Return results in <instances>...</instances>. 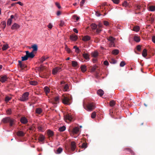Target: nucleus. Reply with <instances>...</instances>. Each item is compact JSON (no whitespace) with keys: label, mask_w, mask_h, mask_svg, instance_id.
I'll list each match as a JSON object with an SVG mask.
<instances>
[{"label":"nucleus","mask_w":155,"mask_h":155,"mask_svg":"<svg viewBox=\"0 0 155 155\" xmlns=\"http://www.w3.org/2000/svg\"><path fill=\"white\" fill-rule=\"evenodd\" d=\"M61 98L62 102L63 104L67 105L70 104V101L71 99L69 98V96H68L65 94H63Z\"/></svg>","instance_id":"1"},{"label":"nucleus","mask_w":155,"mask_h":155,"mask_svg":"<svg viewBox=\"0 0 155 155\" xmlns=\"http://www.w3.org/2000/svg\"><path fill=\"white\" fill-rule=\"evenodd\" d=\"M29 93L28 92H25L22 95V96L20 97L19 100L22 101H25L28 100Z\"/></svg>","instance_id":"2"},{"label":"nucleus","mask_w":155,"mask_h":155,"mask_svg":"<svg viewBox=\"0 0 155 155\" xmlns=\"http://www.w3.org/2000/svg\"><path fill=\"white\" fill-rule=\"evenodd\" d=\"M60 85L63 88V91H68L69 87L67 84H65V82L64 81H61L60 82Z\"/></svg>","instance_id":"3"},{"label":"nucleus","mask_w":155,"mask_h":155,"mask_svg":"<svg viewBox=\"0 0 155 155\" xmlns=\"http://www.w3.org/2000/svg\"><path fill=\"white\" fill-rule=\"evenodd\" d=\"M95 108V107L93 103L88 104L86 106V109L89 111H92Z\"/></svg>","instance_id":"4"},{"label":"nucleus","mask_w":155,"mask_h":155,"mask_svg":"<svg viewBox=\"0 0 155 155\" xmlns=\"http://www.w3.org/2000/svg\"><path fill=\"white\" fill-rule=\"evenodd\" d=\"M47 134L48 137L49 139V140L52 138L54 136V132L53 131L50 130H48L47 131Z\"/></svg>","instance_id":"5"},{"label":"nucleus","mask_w":155,"mask_h":155,"mask_svg":"<svg viewBox=\"0 0 155 155\" xmlns=\"http://www.w3.org/2000/svg\"><path fill=\"white\" fill-rule=\"evenodd\" d=\"M64 119H65L66 122H67L68 121L69 122H70L72 121V117L71 115L68 114L65 116Z\"/></svg>","instance_id":"6"},{"label":"nucleus","mask_w":155,"mask_h":155,"mask_svg":"<svg viewBox=\"0 0 155 155\" xmlns=\"http://www.w3.org/2000/svg\"><path fill=\"white\" fill-rule=\"evenodd\" d=\"M18 65L21 69H23L25 68L26 67L27 65L24 63H22L21 61L18 60Z\"/></svg>","instance_id":"7"},{"label":"nucleus","mask_w":155,"mask_h":155,"mask_svg":"<svg viewBox=\"0 0 155 155\" xmlns=\"http://www.w3.org/2000/svg\"><path fill=\"white\" fill-rule=\"evenodd\" d=\"M25 52L28 58H33L35 56L33 51L29 53L28 51H26Z\"/></svg>","instance_id":"8"},{"label":"nucleus","mask_w":155,"mask_h":155,"mask_svg":"<svg viewBox=\"0 0 155 155\" xmlns=\"http://www.w3.org/2000/svg\"><path fill=\"white\" fill-rule=\"evenodd\" d=\"M80 130V128L79 127H74L73 129L72 130L71 132L73 134H78Z\"/></svg>","instance_id":"9"},{"label":"nucleus","mask_w":155,"mask_h":155,"mask_svg":"<svg viewBox=\"0 0 155 155\" xmlns=\"http://www.w3.org/2000/svg\"><path fill=\"white\" fill-rule=\"evenodd\" d=\"M8 78L6 75L0 76V81L2 83H4L8 79Z\"/></svg>","instance_id":"10"},{"label":"nucleus","mask_w":155,"mask_h":155,"mask_svg":"<svg viewBox=\"0 0 155 155\" xmlns=\"http://www.w3.org/2000/svg\"><path fill=\"white\" fill-rule=\"evenodd\" d=\"M71 150L72 151H74L75 150L76 145V143L74 141H72L71 142Z\"/></svg>","instance_id":"11"},{"label":"nucleus","mask_w":155,"mask_h":155,"mask_svg":"<svg viewBox=\"0 0 155 155\" xmlns=\"http://www.w3.org/2000/svg\"><path fill=\"white\" fill-rule=\"evenodd\" d=\"M20 27V26L18 24L15 23L12 25L11 28L12 30H16L19 28Z\"/></svg>","instance_id":"12"},{"label":"nucleus","mask_w":155,"mask_h":155,"mask_svg":"<svg viewBox=\"0 0 155 155\" xmlns=\"http://www.w3.org/2000/svg\"><path fill=\"white\" fill-rule=\"evenodd\" d=\"M21 122L23 124H26L28 122L27 119L25 117H22L20 119Z\"/></svg>","instance_id":"13"},{"label":"nucleus","mask_w":155,"mask_h":155,"mask_svg":"<svg viewBox=\"0 0 155 155\" xmlns=\"http://www.w3.org/2000/svg\"><path fill=\"white\" fill-rule=\"evenodd\" d=\"M70 38L71 40L72 41H75L77 40L78 38V37L76 35H72L70 36Z\"/></svg>","instance_id":"14"},{"label":"nucleus","mask_w":155,"mask_h":155,"mask_svg":"<svg viewBox=\"0 0 155 155\" xmlns=\"http://www.w3.org/2000/svg\"><path fill=\"white\" fill-rule=\"evenodd\" d=\"M115 112L113 110V109L111 108L109 110V114L112 117L115 118Z\"/></svg>","instance_id":"15"},{"label":"nucleus","mask_w":155,"mask_h":155,"mask_svg":"<svg viewBox=\"0 0 155 155\" xmlns=\"http://www.w3.org/2000/svg\"><path fill=\"white\" fill-rule=\"evenodd\" d=\"M11 118L9 117H6L3 118L2 120V121L4 123H6L9 122Z\"/></svg>","instance_id":"16"},{"label":"nucleus","mask_w":155,"mask_h":155,"mask_svg":"<svg viewBox=\"0 0 155 155\" xmlns=\"http://www.w3.org/2000/svg\"><path fill=\"white\" fill-rule=\"evenodd\" d=\"M91 39V37L88 35L85 36L83 37L82 40L84 41H87L90 40Z\"/></svg>","instance_id":"17"},{"label":"nucleus","mask_w":155,"mask_h":155,"mask_svg":"<svg viewBox=\"0 0 155 155\" xmlns=\"http://www.w3.org/2000/svg\"><path fill=\"white\" fill-rule=\"evenodd\" d=\"M17 135L19 137H23L25 135V133L21 131H19L17 132Z\"/></svg>","instance_id":"18"},{"label":"nucleus","mask_w":155,"mask_h":155,"mask_svg":"<svg viewBox=\"0 0 155 155\" xmlns=\"http://www.w3.org/2000/svg\"><path fill=\"white\" fill-rule=\"evenodd\" d=\"M9 48V47L8 46V45L7 44H5L3 45L2 49L3 51H5L6 50Z\"/></svg>","instance_id":"19"},{"label":"nucleus","mask_w":155,"mask_h":155,"mask_svg":"<svg viewBox=\"0 0 155 155\" xmlns=\"http://www.w3.org/2000/svg\"><path fill=\"white\" fill-rule=\"evenodd\" d=\"M98 67L96 65H94L92 67H91V72H94L96 70H98V69H97Z\"/></svg>","instance_id":"20"},{"label":"nucleus","mask_w":155,"mask_h":155,"mask_svg":"<svg viewBox=\"0 0 155 155\" xmlns=\"http://www.w3.org/2000/svg\"><path fill=\"white\" fill-rule=\"evenodd\" d=\"M91 56L92 57L94 58H96L98 56V53L97 51H94L91 53Z\"/></svg>","instance_id":"21"},{"label":"nucleus","mask_w":155,"mask_h":155,"mask_svg":"<svg viewBox=\"0 0 155 155\" xmlns=\"http://www.w3.org/2000/svg\"><path fill=\"white\" fill-rule=\"evenodd\" d=\"M83 57L86 60H89V56L87 53H84L83 54Z\"/></svg>","instance_id":"22"},{"label":"nucleus","mask_w":155,"mask_h":155,"mask_svg":"<svg viewBox=\"0 0 155 155\" xmlns=\"http://www.w3.org/2000/svg\"><path fill=\"white\" fill-rule=\"evenodd\" d=\"M58 101V96L56 97L54 99V101L53 102L54 106L56 107L57 106V104Z\"/></svg>","instance_id":"23"},{"label":"nucleus","mask_w":155,"mask_h":155,"mask_svg":"<svg viewBox=\"0 0 155 155\" xmlns=\"http://www.w3.org/2000/svg\"><path fill=\"white\" fill-rule=\"evenodd\" d=\"M97 94L101 97L104 94V91L101 89H99L97 91Z\"/></svg>","instance_id":"24"},{"label":"nucleus","mask_w":155,"mask_h":155,"mask_svg":"<svg viewBox=\"0 0 155 155\" xmlns=\"http://www.w3.org/2000/svg\"><path fill=\"white\" fill-rule=\"evenodd\" d=\"M42 110L40 108H37L35 110V112L38 114H40L42 112Z\"/></svg>","instance_id":"25"},{"label":"nucleus","mask_w":155,"mask_h":155,"mask_svg":"<svg viewBox=\"0 0 155 155\" xmlns=\"http://www.w3.org/2000/svg\"><path fill=\"white\" fill-rule=\"evenodd\" d=\"M80 68L82 72H85L87 70L86 66L84 65H81Z\"/></svg>","instance_id":"26"},{"label":"nucleus","mask_w":155,"mask_h":155,"mask_svg":"<svg viewBox=\"0 0 155 155\" xmlns=\"http://www.w3.org/2000/svg\"><path fill=\"white\" fill-rule=\"evenodd\" d=\"M31 48H33V52L34 51H36L38 50V46L36 44H34L33 45Z\"/></svg>","instance_id":"27"},{"label":"nucleus","mask_w":155,"mask_h":155,"mask_svg":"<svg viewBox=\"0 0 155 155\" xmlns=\"http://www.w3.org/2000/svg\"><path fill=\"white\" fill-rule=\"evenodd\" d=\"M65 129L66 127L64 126L59 127V131L61 132L65 130Z\"/></svg>","instance_id":"28"},{"label":"nucleus","mask_w":155,"mask_h":155,"mask_svg":"<svg viewBox=\"0 0 155 155\" xmlns=\"http://www.w3.org/2000/svg\"><path fill=\"white\" fill-rule=\"evenodd\" d=\"M142 55L144 57H146L147 55V50L146 49H144L143 50L142 53Z\"/></svg>","instance_id":"29"},{"label":"nucleus","mask_w":155,"mask_h":155,"mask_svg":"<svg viewBox=\"0 0 155 155\" xmlns=\"http://www.w3.org/2000/svg\"><path fill=\"white\" fill-rule=\"evenodd\" d=\"M45 139V137L43 135H40L39 138H38V140H39V141L43 142L44 141Z\"/></svg>","instance_id":"30"},{"label":"nucleus","mask_w":155,"mask_h":155,"mask_svg":"<svg viewBox=\"0 0 155 155\" xmlns=\"http://www.w3.org/2000/svg\"><path fill=\"white\" fill-rule=\"evenodd\" d=\"M15 121V119L11 118L10 120L9 121V123H10V126H12L14 124Z\"/></svg>","instance_id":"31"},{"label":"nucleus","mask_w":155,"mask_h":155,"mask_svg":"<svg viewBox=\"0 0 155 155\" xmlns=\"http://www.w3.org/2000/svg\"><path fill=\"white\" fill-rule=\"evenodd\" d=\"M115 101L114 100H112L110 101L109 105L111 107H112L115 105Z\"/></svg>","instance_id":"32"},{"label":"nucleus","mask_w":155,"mask_h":155,"mask_svg":"<svg viewBox=\"0 0 155 155\" xmlns=\"http://www.w3.org/2000/svg\"><path fill=\"white\" fill-rule=\"evenodd\" d=\"M91 27L93 30L96 29L97 27V25L94 23H93L91 25ZM94 31V30H93Z\"/></svg>","instance_id":"33"},{"label":"nucleus","mask_w":155,"mask_h":155,"mask_svg":"<svg viewBox=\"0 0 155 155\" xmlns=\"http://www.w3.org/2000/svg\"><path fill=\"white\" fill-rule=\"evenodd\" d=\"M134 40L136 42H139L140 41V38L139 37L135 36L134 37Z\"/></svg>","instance_id":"34"},{"label":"nucleus","mask_w":155,"mask_h":155,"mask_svg":"<svg viewBox=\"0 0 155 155\" xmlns=\"http://www.w3.org/2000/svg\"><path fill=\"white\" fill-rule=\"evenodd\" d=\"M65 49L68 53H71V49L68 47V46L66 45H65Z\"/></svg>","instance_id":"35"},{"label":"nucleus","mask_w":155,"mask_h":155,"mask_svg":"<svg viewBox=\"0 0 155 155\" xmlns=\"http://www.w3.org/2000/svg\"><path fill=\"white\" fill-rule=\"evenodd\" d=\"M140 29L139 27L138 26H136L134 27L133 30L135 31H138Z\"/></svg>","instance_id":"36"},{"label":"nucleus","mask_w":155,"mask_h":155,"mask_svg":"<svg viewBox=\"0 0 155 155\" xmlns=\"http://www.w3.org/2000/svg\"><path fill=\"white\" fill-rule=\"evenodd\" d=\"M119 53V51L117 49H115L112 51V53L115 55Z\"/></svg>","instance_id":"37"},{"label":"nucleus","mask_w":155,"mask_h":155,"mask_svg":"<svg viewBox=\"0 0 155 155\" xmlns=\"http://www.w3.org/2000/svg\"><path fill=\"white\" fill-rule=\"evenodd\" d=\"M149 10L151 11H155V7L153 5L150 6L149 7Z\"/></svg>","instance_id":"38"},{"label":"nucleus","mask_w":155,"mask_h":155,"mask_svg":"<svg viewBox=\"0 0 155 155\" xmlns=\"http://www.w3.org/2000/svg\"><path fill=\"white\" fill-rule=\"evenodd\" d=\"M58 71V67H56L52 71V74H56Z\"/></svg>","instance_id":"39"},{"label":"nucleus","mask_w":155,"mask_h":155,"mask_svg":"<svg viewBox=\"0 0 155 155\" xmlns=\"http://www.w3.org/2000/svg\"><path fill=\"white\" fill-rule=\"evenodd\" d=\"M44 91L46 94H47L50 91L49 88L47 87H45L44 88Z\"/></svg>","instance_id":"40"},{"label":"nucleus","mask_w":155,"mask_h":155,"mask_svg":"<svg viewBox=\"0 0 155 155\" xmlns=\"http://www.w3.org/2000/svg\"><path fill=\"white\" fill-rule=\"evenodd\" d=\"M29 83L32 85H35L37 84V82L34 81H29Z\"/></svg>","instance_id":"41"},{"label":"nucleus","mask_w":155,"mask_h":155,"mask_svg":"<svg viewBox=\"0 0 155 155\" xmlns=\"http://www.w3.org/2000/svg\"><path fill=\"white\" fill-rule=\"evenodd\" d=\"M108 40L110 42H114V41L115 39L112 36L109 37L108 38Z\"/></svg>","instance_id":"42"},{"label":"nucleus","mask_w":155,"mask_h":155,"mask_svg":"<svg viewBox=\"0 0 155 155\" xmlns=\"http://www.w3.org/2000/svg\"><path fill=\"white\" fill-rule=\"evenodd\" d=\"M72 65L74 67H77L78 65V63L75 61H72Z\"/></svg>","instance_id":"43"},{"label":"nucleus","mask_w":155,"mask_h":155,"mask_svg":"<svg viewBox=\"0 0 155 155\" xmlns=\"http://www.w3.org/2000/svg\"><path fill=\"white\" fill-rule=\"evenodd\" d=\"M21 58L22 59L21 61H22L27 60H28V58L26 54V55L25 56H24L21 57Z\"/></svg>","instance_id":"44"},{"label":"nucleus","mask_w":155,"mask_h":155,"mask_svg":"<svg viewBox=\"0 0 155 155\" xmlns=\"http://www.w3.org/2000/svg\"><path fill=\"white\" fill-rule=\"evenodd\" d=\"M48 58V57H45V56H43L42 57L40 60L41 62L42 63L44 61H45Z\"/></svg>","instance_id":"45"},{"label":"nucleus","mask_w":155,"mask_h":155,"mask_svg":"<svg viewBox=\"0 0 155 155\" xmlns=\"http://www.w3.org/2000/svg\"><path fill=\"white\" fill-rule=\"evenodd\" d=\"M12 20H11V19H8L7 21V25L9 26L11 25L12 23Z\"/></svg>","instance_id":"46"},{"label":"nucleus","mask_w":155,"mask_h":155,"mask_svg":"<svg viewBox=\"0 0 155 155\" xmlns=\"http://www.w3.org/2000/svg\"><path fill=\"white\" fill-rule=\"evenodd\" d=\"M87 147V143H84L81 145V147L82 148H85Z\"/></svg>","instance_id":"47"},{"label":"nucleus","mask_w":155,"mask_h":155,"mask_svg":"<svg viewBox=\"0 0 155 155\" xmlns=\"http://www.w3.org/2000/svg\"><path fill=\"white\" fill-rule=\"evenodd\" d=\"M44 69V67L42 65H41L40 67L39 68V70L41 72Z\"/></svg>","instance_id":"48"},{"label":"nucleus","mask_w":155,"mask_h":155,"mask_svg":"<svg viewBox=\"0 0 155 155\" xmlns=\"http://www.w3.org/2000/svg\"><path fill=\"white\" fill-rule=\"evenodd\" d=\"M96 114L95 112L92 113L91 114V117L92 118H94L96 117Z\"/></svg>","instance_id":"49"},{"label":"nucleus","mask_w":155,"mask_h":155,"mask_svg":"<svg viewBox=\"0 0 155 155\" xmlns=\"http://www.w3.org/2000/svg\"><path fill=\"white\" fill-rule=\"evenodd\" d=\"M115 4H118L120 2V0H111Z\"/></svg>","instance_id":"50"},{"label":"nucleus","mask_w":155,"mask_h":155,"mask_svg":"<svg viewBox=\"0 0 155 155\" xmlns=\"http://www.w3.org/2000/svg\"><path fill=\"white\" fill-rule=\"evenodd\" d=\"M141 6L140 5H137L135 7V10H139L141 9Z\"/></svg>","instance_id":"51"},{"label":"nucleus","mask_w":155,"mask_h":155,"mask_svg":"<svg viewBox=\"0 0 155 155\" xmlns=\"http://www.w3.org/2000/svg\"><path fill=\"white\" fill-rule=\"evenodd\" d=\"M6 113L8 114H11L12 113L11 109L10 108L8 109V110H7Z\"/></svg>","instance_id":"52"},{"label":"nucleus","mask_w":155,"mask_h":155,"mask_svg":"<svg viewBox=\"0 0 155 155\" xmlns=\"http://www.w3.org/2000/svg\"><path fill=\"white\" fill-rule=\"evenodd\" d=\"M96 29V32L97 34H98V33H100L101 31V28H99L97 27V28Z\"/></svg>","instance_id":"53"},{"label":"nucleus","mask_w":155,"mask_h":155,"mask_svg":"<svg viewBox=\"0 0 155 155\" xmlns=\"http://www.w3.org/2000/svg\"><path fill=\"white\" fill-rule=\"evenodd\" d=\"M125 150H127V151H128L130 153H132V152H133V151L132 150H131V149L130 148H125L124 149Z\"/></svg>","instance_id":"54"},{"label":"nucleus","mask_w":155,"mask_h":155,"mask_svg":"<svg viewBox=\"0 0 155 155\" xmlns=\"http://www.w3.org/2000/svg\"><path fill=\"white\" fill-rule=\"evenodd\" d=\"M137 50L138 51H140L141 49V46L139 45L136 47Z\"/></svg>","instance_id":"55"},{"label":"nucleus","mask_w":155,"mask_h":155,"mask_svg":"<svg viewBox=\"0 0 155 155\" xmlns=\"http://www.w3.org/2000/svg\"><path fill=\"white\" fill-rule=\"evenodd\" d=\"M125 63L124 61H121L120 64V66L121 67L124 66L125 65Z\"/></svg>","instance_id":"56"},{"label":"nucleus","mask_w":155,"mask_h":155,"mask_svg":"<svg viewBox=\"0 0 155 155\" xmlns=\"http://www.w3.org/2000/svg\"><path fill=\"white\" fill-rule=\"evenodd\" d=\"M60 27H63L64 25V21H60Z\"/></svg>","instance_id":"57"},{"label":"nucleus","mask_w":155,"mask_h":155,"mask_svg":"<svg viewBox=\"0 0 155 155\" xmlns=\"http://www.w3.org/2000/svg\"><path fill=\"white\" fill-rule=\"evenodd\" d=\"M109 45L110 47H112L113 46L114 47V42H110L109 44Z\"/></svg>","instance_id":"58"},{"label":"nucleus","mask_w":155,"mask_h":155,"mask_svg":"<svg viewBox=\"0 0 155 155\" xmlns=\"http://www.w3.org/2000/svg\"><path fill=\"white\" fill-rule=\"evenodd\" d=\"M128 5V4L127 3V2L124 1L122 4V5L123 6L127 7Z\"/></svg>","instance_id":"59"},{"label":"nucleus","mask_w":155,"mask_h":155,"mask_svg":"<svg viewBox=\"0 0 155 155\" xmlns=\"http://www.w3.org/2000/svg\"><path fill=\"white\" fill-rule=\"evenodd\" d=\"M11 99V98L8 97L7 96L5 98V101L6 102H7L8 101Z\"/></svg>","instance_id":"60"},{"label":"nucleus","mask_w":155,"mask_h":155,"mask_svg":"<svg viewBox=\"0 0 155 155\" xmlns=\"http://www.w3.org/2000/svg\"><path fill=\"white\" fill-rule=\"evenodd\" d=\"M104 24L106 26H108L109 25V22L108 21H104Z\"/></svg>","instance_id":"61"},{"label":"nucleus","mask_w":155,"mask_h":155,"mask_svg":"<svg viewBox=\"0 0 155 155\" xmlns=\"http://www.w3.org/2000/svg\"><path fill=\"white\" fill-rule=\"evenodd\" d=\"M85 0H81L80 2V5L81 6H83V4H84L85 2Z\"/></svg>","instance_id":"62"},{"label":"nucleus","mask_w":155,"mask_h":155,"mask_svg":"<svg viewBox=\"0 0 155 155\" xmlns=\"http://www.w3.org/2000/svg\"><path fill=\"white\" fill-rule=\"evenodd\" d=\"M104 64L105 65H108L109 64V63L107 61H104Z\"/></svg>","instance_id":"63"},{"label":"nucleus","mask_w":155,"mask_h":155,"mask_svg":"<svg viewBox=\"0 0 155 155\" xmlns=\"http://www.w3.org/2000/svg\"><path fill=\"white\" fill-rule=\"evenodd\" d=\"M152 41L155 44V36H153L152 37Z\"/></svg>","instance_id":"64"}]
</instances>
